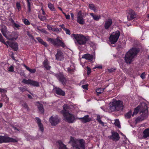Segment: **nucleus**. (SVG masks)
Instances as JSON below:
<instances>
[{
	"mask_svg": "<svg viewBox=\"0 0 149 149\" xmlns=\"http://www.w3.org/2000/svg\"><path fill=\"white\" fill-rule=\"evenodd\" d=\"M139 111L141 116L136 119V120L137 122L142 121L147 118L148 111L147 104L145 103H143L141 106H137L135 109L132 115V116L136 115Z\"/></svg>",
	"mask_w": 149,
	"mask_h": 149,
	"instance_id": "nucleus-1",
	"label": "nucleus"
},
{
	"mask_svg": "<svg viewBox=\"0 0 149 149\" xmlns=\"http://www.w3.org/2000/svg\"><path fill=\"white\" fill-rule=\"evenodd\" d=\"M143 138L146 139L149 137V128L146 129L143 132Z\"/></svg>",
	"mask_w": 149,
	"mask_h": 149,
	"instance_id": "nucleus-24",
	"label": "nucleus"
},
{
	"mask_svg": "<svg viewBox=\"0 0 149 149\" xmlns=\"http://www.w3.org/2000/svg\"><path fill=\"white\" fill-rule=\"evenodd\" d=\"M31 79L26 80L25 79H23L22 82L25 84H30Z\"/></svg>",
	"mask_w": 149,
	"mask_h": 149,
	"instance_id": "nucleus-36",
	"label": "nucleus"
},
{
	"mask_svg": "<svg viewBox=\"0 0 149 149\" xmlns=\"http://www.w3.org/2000/svg\"><path fill=\"white\" fill-rule=\"evenodd\" d=\"M59 149H67L66 146L63 143L60 142H59Z\"/></svg>",
	"mask_w": 149,
	"mask_h": 149,
	"instance_id": "nucleus-33",
	"label": "nucleus"
},
{
	"mask_svg": "<svg viewBox=\"0 0 149 149\" xmlns=\"http://www.w3.org/2000/svg\"><path fill=\"white\" fill-rule=\"evenodd\" d=\"M38 17L42 21H44L46 19L45 16H42L41 15H38Z\"/></svg>",
	"mask_w": 149,
	"mask_h": 149,
	"instance_id": "nucleus-37",
	"label": "nucleus"
},
{
	"mask_svg": "<svg viewBox=\"0 0 149 149\" xmlns=\"http://www.w3.org/2000/svg\"><path fill=\"white\" fill-rule=\"evenodd\" d=\"M100 120V116L99 115L97 116V118L96 119V120L98 121V120Z\"/></svg>",
	"mask_w": 149,
	"mask_h": 149,
	"instance_id": "nucleus-61",
	"label": "nucleus"
},
{
	"mask_svg": "<svg viewBox=\"0 0 149 149\" xmlns=\"http://www.w3.org/2000/svg\"><path fill=\"white\" fill-rule=\"evenodd\" d=\"M53 31H55V32H59L60 31L59 29H58V28H57L53 29Z\"/></svg>",
	"mask_w": 149,
	"mask_h": 149,
	"instance_id": "nucleus-58",
	"label": "nucleus"
},
{
	"mask_svg": "<svg viewBox=\"0 0 149 149\" xmlns=\"http://www.w3.org/2000/svg\"><path fill=\"white\" fill-rule=\"evenodd\" d=\"M96 68H98L100 69H101L102 68V65H97L94 67L93 68V69H94Z\"/></svg>",
	"mask_w": 149,
	"mask_h": 149,
	"instance_id": "nucleus-55",
	"label": "nucleus"
},
{
	"mask_svg": "<svg viewBox=\"0 0 149 149\" xmlns=\"http://www.w3.org/2000/svg\"><path fill=\"white\" fill-rule=\"evenodd\" d=\"M9 20L11 23L13 24L15 23L14 20L11 17L9 18Z\"/></svg>",
	"mask_w": 149,
	"mask_h": 149,
	"instance_id": "nucleus-59",
	"label": "nucleus"
},
{
	"mask_svg": "<svg viewBox=\"0 0 149 149\" xmlns=\"http://www.w3.org/2000/svg\"><path fill=\"white\" fill-rule=\"evenodd\" d=\"M90 15L93 17V19L96 21L98 20L101 18V17L100 15H94L93 13H91Z\"/></svg>",
	"mask_w": 149,
	"mask_h": 149,
	"instance_id": "nucleus-28",
	"label": "nucleus"
},
{
	"mask_svg": "<svg viewBox=\"0 0 149 149\" xmlns=\"http://www.w3.org/2000/svg\"><path fill=\"white\" fill-rule=\"evenodd\" d=\"M87 74L89 75L91 72V68L88 67H87Z\"/></svg>",
	"mask_w": 149,
	"mask_h": 149,
	"instance_id": "nucleus-52",
	"label": "nucleus"
},
{
	"mask_svg": "<svg viewBox=\"0 0 149 149\" xmlns=\"http://www.w3.org/2000/svg\"><path fill=\"white\" fill-rule=\"evenodd\" d=\"M48 7L52 11H54L55 9L53 4L51 3H49L48 4Z\"/></svg>",
	"mask_w": 149,
	"mask_h": 149,
	"instance_id": "nucleus-32",
	"label": "nucleus"
},
{
	"mask_svg": "<svg viewBox=\"0 0 149 149\" xmlns=\"http://www.w3.org/2000/svg\"><path fill=\"white\" fill-rule=\"evenodd\" d=\"M30 85L34 86L36 87H38L39 86V84L38 82L31 80Z\"/></svg>",
	"mask_w": 149,
	"mask_h": 149,
	"instance_id": "nucleus-26",
	"label": "nucleus"
},
{
	"mask_svg": "<svg viewBox=\"0 0 149 149\" xmlns=\"http://www.w3.org/2000/svg\"><path fill=\"white\" fill-rule=\"evenodd\" d=\"M88 84H86V85H82L81 87L83 89H86L87 90L88 89Z\"/></svg>",
	"mask_w": 149,
	"mask_h": 149,
	"instance_id": "nucleus-48",
	"label": "nucleus"
},
{
	"mask_svg": "<svg viewBox=\"0 0 149 149\" xmlns=\"http://www.w3.org/2000/svg\"><path fill=\"white\" fill-rule=\"evenodd\" d=\"M108 137L109 139L115 141H118L120 138L118 134L116 132H112V135L108 136Z\"/></svg>",
	"mask_w": 149,
	"mask_h": 149,
	"instance_id": "nucleus-16",
	"label": "nucleus"
},
{
	"mask_svg": "<svg viewBox=\"0 0 149 149\" xmlns=\"http://www.w3.org/2000/svg\"><path fill=\"white\" fill-rule=\"evenodd\" d=\"M89 7L91 9L93 10L95 12V11L96 8L93 4H89Z\"/></svg>",
	"mask_w": 149,
	"mask_h": 149,
	"instance_id": "nucleus-34",
	"label": "nucleus"
},
{
	"mask_svg": "<svg viewBox=\"0 0 149 149\" xmlns=\"http://www.w3.org/2000/svg\"><path fill=\"white\" fill-rule=\"evenodd\" d=\"M71 17L72 19H74V15L73 13H71Z\"/></svg>",
	"mask_w": 149,
	"mask_h": 149,
	"instance_id": "nucleus-62",
	"label": "nucleus"
},
{
	"mask_svg": "<svg viewBox=\"0 0 149 149\" xmlns=\"http://www.w3.org/2000/svg\"><path fill=\"white\" fill-rule=\"evenodd\" d=\"M123 108V103L120 100H114L110 104L109 109L112 112L122 110Z\"/></svg>",
	"mask_w": 149,
	"mask_h": 149,
	"instance_id": "nucleus-6",
	"label": "nucleus"
},
{
	"mask_svg": "<svg viewBox=\"0 0 149 149\" xmlns=\"http://www.w3.org/2000/svg\"><path fill=\"white\" fill-rule=\"evenodd\" d=\"M143 79L145 78V72H144L142 73L140 76Z\"/></svg>",
	"mask_w": 149,
	"mask_h": 149,
	"instance_id": "nucleus-50",
	"label": "nucleus"
},
{
	"mask_svg": "<svg viewBox=\"0 0 149 149\" xmlns=\"http://www.w3.org/2000/svg\"><path fill=\"white\" fill-rule=\"evenodd\" d=\"M79 119L82 123H86L89 122L91 120V119L89 118V116L88 115L84 116L82 118H77Z\"/></svg>",
	"mask_w": 149,
	"mask_h": 149,
	"instance_id": "nucleus-15",
	"label": "nucleus"
},
{
	"mask_svg": "<svg viewBox=\"0 0 149 149\" xmlns=\"http://www.w3.org/2000/svg\"><path fill=\"white\" fill-rule=\"evenodd\" d=\"M63 109L61 111V113L63 115L69 113V107L66 104H64L63 106Z\"/></svg>",
	"mask_w": 149,
	"mask_h": 149,
	"instance_id": "nucleus-21",
	"label": "nucleus"
},
{
	"mask_svg": "<svg viewBox=\"0 0 149 149\" xmlns=\"http://www.w3.org/2000/svg\"><path fill=\"white\" fill-rule=\"evenodd\" d=\"M36 39L38 40V42L44 45L45 47L47 46V44L43 41V40L40 37H37Z\"/></svg>",
	"mask_w": 149,
	"mask_h": 149,
	"instance_id": "nucleus-27",
	"label": "nucleus"
},
{
	"mask_svg": "<svg viewBox=\"0 0 149 149\" xmlns=\"http://www.w3.org/2000/svg\"><path fill=\"white\" fill-rule=\"evenodd\" d=\"M136 17V15L135 12L132 10H129L128 15L127 16L128 20L130 21Z\"/></svg>",
	"mask_w": 149,
	"mask_h": 149,
	"instance_id": "nucleus-14",
	"label": "nucleus"
},
{
	"mask_svg": "<svg viewBox=\"0 0 149 149\" xmlns=\"http://www.w3.org/2000/svg\"><path fill=\"white\" fill-rule=\"evenodd\" d=\"M97 121L100 124H101L102 126H104V123L102 121L101 119L99 120H98Z\"/></svg>",
	"mask_w": 149,
	"mask_h": 149,
	"instance_id": "nucleus-56",
	"label": "nucleus"
},
{
	"mask_svg": "<svg viewBox=\"0 0 149 149\" xmlns=\"http://www.w3.org/2000/svg\"><path fill=\"white\" fill-rule=\"evenodd\" d=\"M69 143H72V146L75 149H81L80 148L85 146V142L82 139H76L71 136Z\"/></svg>",
	"mask_w": 149,
	"mask_h": 149,
	"instance_id": "nucleus-5",
	"label": "nucleus"
},
{
	"mask_svg": "<svg viewBox=\"0 0 149 149\" xmlns=\"http://www.w3.org/2000/svg\"><path fill=\"white\" fill-rule=\"evenodd\" d=\"M114 124L118 128H120V123L119 121L118 120H115Z\"/></svg>",
	"mask_w": 149,
	"mask_h": 149,
	"instance_id": "nucleus-38",
	"label": "nucleus"
},
{
	"mask_svg": "<svg viewBox=\"0 0 149 149\" xmlns=\"http://www.w3.org/2000/svg\"><path fill=\"white\" fill-rule=\"evenodd\" d=\"M22 106L24 107L25 109H26L27 110H29V107L27 104L26 103H24L22 104Z\"/></svg>",
	"mask_w": 149,
	"mask_h": 149,
	"instance_id": "nucleus-47",
	"label": "nucleus"
},
{
	"mask_svg": "<svg viewBox=\"0 0 149 149\" xmlns=\"http://www.w3.org/2000/svg\"><path fill=\"white\" fill-rule=\"evenodd\" d=\"M67 70L68 72L72 73L74 71V69L73 68H71L70 67H69L67 68Z\"/></svg>",
	"mask_w": 149,
	"mask_h": 149,
	"instance_id": "nucleus-41",
	"label": "nucleus"
},
{
	"mask_svg": "<svg viewBox=\"0 0 149 149\" xmlns=\"http://www.w3.org/2000/svg\"><path fill=\"white\" fill-rule=\"evenodd\" d=\"M9 46L15 51H17L18 49V44L16 42H11L10 44H9Z\"/></svg>",
	"mask_w": 149,
	"mask_h": 149,
	"instance_id": "nucleus-22",
	"label": "nucleus"
},
{
	"mask_svg": "<svg viewBox=\"0 0 149 149\" xmlns=\"http://www.w3.org/2000/svg\"><path fill=\"white\" fill-rule=\"evenodd\" d=\"M24 24L26 25H29L30 24V23L29 21L27 19H24Z\"/></svg>",
	"mask_w": 149,
	"mask_h": 149,
	"instance_id": "nucleus-40",
	"label": "nucleus"
},
{
	"mask_svg": "<svg viewBox=\"0 0 149 149\" xmlns=\"http://www.w3.org/2000/svg\"><path fill=\"white\" fill-rule=\"evenodd\" d=\"M66 121L70 123H73L75 120V118L74 116L69 113L63 115Z\"/></svg>",
	"mask_w": 149,
	"mask_h": 149,
	"instance_id": "nucleus-11",
	"label": "nucleus"
},
{
	"mask_svg": "<svg viewBox=\"0 0 149 149\" xmlns=\"http://www.w3.org/2000/svg\"><path fill=\"white\" fill-rule=\"evenodd\" d=\"M0 42L1 43H2L4 44L5 45H6L7 47H8V45L5 42L4 40L3 39V36L0 33Z\"/></svg>",
	"mask_w": 149,
	"mask_h": 149,
	"instance_id": "nucleus-30",
	"label": "nucleus"
},
{
	"mask_svg": "<svg viewBox=\"0 0 149 149\" xmlns=\"http://www.w3.org/2000/svg\"><path fill=\"white\" fill-rule=\"evenodd\" d=\"M55 76L63 85L65 86L66 84L67 80L63 73L56 74Z\"/></svg>",
	"mask_w": 149,
	"mask_h": 149,
	"instance_id": "nucleus-10",
	"label": "nucleus"
},
{
	"mask_svg": "<svg viewBox=\"0 0 149 149\" xmlns=\"http://www.w3.org/2000/svg\"><path fill=\"white\" fill-rule=\"evenodd\" d=\"M17 139H13L8 136H0V143H3L13 142L16 143L18 141Z\"/></svg>",
	"mask_w": 149,
	"mask_h": 149,
	"instance_id": "nucleus-9",
	"label": "nucleus"
},
{
	"mask_svg": "<svg viewBox=\"0 0 149 149\" xmlns=\"http://www.w3.org/2000/svg\"><path fill=\"white\" fill-rule=\"evenodd\" d=\"M30 0H27L28 3V10L29 12H30L31 11V5L29 2V1Z\"/></svg>",
	"mask_w": 149,
	"mask_h": 149,
	"instance_id": "nucleus-39",
	"label": "nucleus"
},
{
	"mask_svg": "<svg viewBox=\"0 0 149 149\" xmlns=\"http://www.w3.org/2000/svg\"><path fill=\"white\" fill-rule=\"evenodd\" d=\"M49 121L52 126H56L60 122V119L58 116H51L49 119Z\"/></svg>",
	"mask_w": 149,
	"mask_h": 149,
	"instance_id": "nucleus-12",
	"label": "nucleus"
},
{
	"mask_svg": "<svg viewBox=\"0 0 149 149\" xmlns=\"http://www.w3.org/2000/svg\"><path fill=\"white\" fill-rule=\"evenodd\" d=\"M131 115L132 111H130L125 115V116L128 119L131 117Z\"/></svg>",
	"mask_w": 149,
	"mask_h": 149,
	"instance_id": "nucleus-35",
	"label": "nucleus"
},
{
	"mask_svg": "<svg viewBox=\"0 0 149 149\" xmlns=\"http://www.w3.org/2000/svg\"><path fill=\"white\" fill-rule=\"evenodd\" d=\"M27 35L29 36V37L31 39L33 40L34 39V37L29 32V31H27Z\"/></svg>",
	"mask_w": 149,
	"mask_h": 149,
	"instance_id": "nucleus-43",
	"label": "nucleus"
},
{
	"mask_svg": "<svg viewBox=\"0 0 149 149\" xmlns=\"http://www.w3.org/2000/svg\"><path fill=\"white\" fill-rule=\"evenodd\" d=\"M28 98L29 99H32V97L31 95L29 94H28Z\"/></svg>",
	"mask_w": 149,
	"mask_h": 149,
	"instance_id": "nucleus-63",
	"label": "nucleus"
},
{
	"mask_svg": "<svg viewBox=\"0 0 149 149\" xmlns=\"http://www.w3.org/2000/svg\"><path fill=\"white\" fill-rule=\"evenodd\" d=\"M112 21L111 19H109L107 20L105 22L104 25V28L106 29H108L112 23Z\"/></svg>",
	"mask_w": 149,
	"mask_h": 149,
	"instance_id": "nucleus-20",
	"label": "nucleus"
},
{
	"mask_svg": "<svg viewBox=\"0 0 149 149\" xmlns=\"http://www.w3.org/2000/svg\"><path fill=\"white\" fill-rule=\"evenodd\" d=\"M38 108L39 111L41 113H43L44 111V109L43 108V105L42 104H39Z\"/></svg>",
	"mask_w": 149,
	"mask_h": 149,
	"instance_id": "nucleus-29",
	"label": "nucleus"
},
{
	"mask_svg": "<svg viewBox=\"0 0 149 149\" xmlns=\"http://www.w3.org/2000/svg\"><path fill=\"white\" fill-rule=\"evenodd\" d=\"M140 51V49L136 47L132 48L130 49L125 55V62L127 63H131L132 59L137 56Z\"/></svg>",
	"mask_w": 149,
	"mask_h": 149,
	"instance_id": "nucleus-3",
	"label": "nucleus"
},
{
	"mask_svg": "<svg viewBox=\"0 0 149 149\" xmlns=\"http://www.w3.org/2000/svg\"><path fill=\"white\" fill-rule=\"evenodd\" d=\"M55 56L56 59L58 60L62 61L64 58L63 53L61 51H58Z\"/></svg>",
	"mask_w": 149,
	"mask_h": 149,
	"instance_id": "nucleus-18",
	"label": "nucleus"
},
{
	"mask_svg": "<svg viewBox=\"0 0 149 149\" xmlns=\"http://www.w3.org/2000/svg\"><path fill=\"white\" fill-rule=\"evenodd\" d=\"M64 30L65 31L66 33L67 34H68L69 35L70 34V30L69 29L66 28H64Z\"/></svg>",
	"mask_w": 149,
	"mask_h": 149,
	"instance_id": "nucleus-42",
	"label": "nucleus"
},
{
	"mask_svg": "<svg viewBox=\"0 0 149 149\" xmlns=\"http://www.w3.org/2000/svg\"><path fill=\"white\" fill-rule=\"evenodd\" d=\"M13 128L15 130H17V131L19 132V131H20L19 130H18L17 128H16V127H13Z\"/></svg>",
	"mask_w": 149,
	"mask_h": 149,
	"instance_id": "nucleus-64",
	"label": "nucleus"
},
{
	"mask_svg": "<svg viewBox=\"0 0 149 149\" xmlns=\"http://www.w3.org/2000/svg\"><path fill=\"white\" fill-rule=\"evenodd\" d=\"M13 25L14 27L18 29H19V28L20 27V26L19 24H17L15 22L13 24Z\"/></svg>",
	"mask_w": 149,
	"mask_h": 149,
	"instance_id": "nucleus-51",
	"label": "nucleus"
},
{
	"mask_svg": "<svg viewBox=\"0 0 149 149\" xmlns=\"http://www.w3.org/2000/svg\"><path fill=\"white\" fill-rule=\"evenodd\" d=\"M104 88L102 89L101 88H99L96 89V91L97 93V95H99L100 94L102 93L103 92L104 90Z\"/></svg>",
	"mask_w": 149,
	"mask_h": 149,
	"instance_id": "nucleus-31",
	"label": "nucleus"
},
{
	"mask_svg": "<svg viewBox=\"0 0 149 149\" xmlns=\"http://www.w3.org/2000/svg\"><path fill=\"white\" fill-rule=\"evenodd\" d=\"M47 28L48 29L50 30H52L53 31V29L52 27L49 25H47Z\"/></svg>",
	"mask_w": 149,
	"mask_h": 149,
	"instance_id": "nucleus-57",
	"label": "nucleus"
},
{
	"mask_svg": "<svg viewBox=\"0 0 149 149\" xmlns=\"http://www.w3.org/2000/svg\"><path fill=\"white\" fill-rule=\"evenodd\" d=\"M116 70V69H113V68H111L110 69H108V71L110 73H111L114 72Z\"/></svg>",
	"mask_w": 149,
	"mask_h": 149,
	"instance_id": "nucleus-49",
	"label": "nucleus"
},
{
	"mask_svg": "<svg viewBox=\"0 0 149 149\" xmlns=\"http://www.w3.org/2000/svg\"><path fill=\"white\" fill-rule=\"evenodd\" d=\"M48 41L50 42L53 45L58 46H61L63 47H65V44L60 39L57 38L56 39H53L50 38H48L47 40Z\"/></svg>",
	"mask_w": 149,
	"mask_h": 149,
	"instance_id": "nucleus-8",
	"label": "nucleus"
},
{
	"mask_svg": "<svg viewBox=\"0 0 149 149\" xmlns=\"http://www.w3.org/2000/svg\"><path fill=\"white\" fill-rule=\"evenodd\" d=\"M56 93L60 95L64 96L65 95V92L59 88H57L56 89Z\"/></svg>",
	"mask_w": 149,
	"mask_h": 149,
	"instance_id": "nucleus-25",
	"label": "nucleus"
},
{
	"mask_svg": "<svg viewBox=\"0 0 149 149\" xmlns=\"http://www.w3.org/2000/svg\"><path fill=\"white\" fill-rule=\"evenodd\" d=\"M16 5L18 9L20 8V5L19 3H17Z\"/></svg>",
	"mask_w": 149,
	"mask_h": 149,
	"instance_id": "nucleus-60",
	"label": "nucleus"
},
{
	"mask_svg": "<svg viewBox=\"0 0 149 149\" xmlns=\"http://www.w3.org/2000/svg\"><path fill=\"white\" fill-rule=\"evenodd\" d=\"M77 17V22L78 23L81 24H84L85 20L83 18V16L81 11L78 12Z\"/></svg>",
	"mask_w": 149,
	"mask_h": 149,
	"instance_id": "nucleus-13",
	"label": "nucleus"
},
{
	"mask_svg": "<svg viewBox=\"0 0 149 149\" xmlns=\"http://www.w3.org/2000/svg\"><path fill=\"white\" fill-rule=\"evenodd\" d=\"M36 122L38 124L39 130H40L42 132H43L44 129L43 125L41 123V120L38 117H36Z\"/></svg>",
	"mask_w": 149,
	"mask_h": 149,
	"instance_id": "nucleus-19",
	"label": "nucleus"
},
{
	"mask_svg": "<svg viewBox=\"0 0 149 149\" xmlns=\"http://www.w3.org/2000/svg\"><path fill=\"white\" fill-rule=\"evenodd\" d=\"M120 35V33L118 31L112 33L109 38L110 42L112 44H115L117 41Z\"/></svg>",
	"mask_w": 149,
	"mask_h": 149,
	"instance_id": "nucleus-7",
	"label": "nucleus"
},
{
	"mask_svg": "<svg viewBox=\"0 0 149 149\" xmlns=\"http://www.w3.org/2000/svg\"><path fill=\"white\" fill-rule=\"evenodd\" d=\"M29 71L31 73H34L36 72V70L35 69H30Z\"/></svg>",
	"mask_w": 149,
	"mask_h": 149,
	"instance_id": "nucleus-54",
	"label": "nucleus"
},
{
	"mask_svg": "<svg viewBox=\"0 0 149 149\" xmlns=\"http://www.w3.org/2000/svg\"><path fill=\"white\" fill-rule=\"evenodd\" d=\"M8 71L10 72H13L14 71V67L13 66H11L8 68Z\"/></svg>",
	"mask_w": 149,
	"mask_h": 149,
	"instance_id": "nucleus-45",
	"label": "nucleus"
},
{
	"mask_svg": "<svg viewBox=\"0 0 149 149\" xmlns=\"http://www.w3.org/2000/svg\"><path fill=\"white\" fill-rule=\"evenodd\" d=\"M63 13L65 15V17L67 19H70V16L69 15H66L65 13H64L63 12Z\"/></svg>",
	"mask_w": 149,
	"mask_h": 149,
	"instance_id": "nucleus-53",
	"label": "nucleus"
},
{
	"mask_svg": "<svg viewBox=\"0 0 149 149\" xmlns=\"http://www.w3.org/2000/svg\"><path fill=\"white\" fill-rule=\"evenodd\" d=\"M1 31L3 35L8 40H16L18 38V35L17 33L12 32L8 31L6 26L2 25L0 27Z\"/></svg>",
	"mask_w": 149,
	"mask_h": 149,
	"instance_id": "nucleus-2",
	"label": "nucleus"
},
{
	"mask_svg": "<svg viewBox=\"0 0 149 149\" xmlns=\"http://www.w3.org/2000/svg\"><path fill=\"white\" fill-rule=\"evenodd\" d=\"M40 31L46 34H48L49 33L44 29H41V30H40Z\"/></svg>",
	"mask_w": 149,
	"mask_h": 149,
	"instance_id": "nucleus-46",
	"label": "nucleus"
},
{
	"mask_svg": "<svg viewBox=\"0 0 149 149\" xmlns=\"http://www.w3.org/2000/svg\"><path fill=\"white\" fill-rule=\"evenodd\" d=\"M82 58H85L86 60L90 62H93V60L94 58V56L92 54H86L83 55L82 56Z\"/></svg>",
	"mask_w": 149,
	"mask_h": 149,
	"instance_id": "nucleus-17",
	"label": "nucleus"
},
{
	"mask_svg": "<svg viewBox=\"0 0 149 149\" xmlns=\"http://www.w3.org/2000/svg\"><path fill=\"white\" fill-rule=\"evenodd\" d=\"M71 36L75 39V43L77 45H85L88 39L87 37L81 34H73Z\"/></svg>",
	"mask_w": 149,
	"mask_h": 149,
	"instance_id": "nucleus-4",
	"label": "nucleus"
},
{
	"mask_svg": "<svg viewBox=\"0 0 149 149\" xmlns=\"http://www.w3.org/2000/svg\"><path fill=\"white\" fill-rule=\"evenodd\" d=\"M19 90L21 92H23L27 91L26 89L24 88L19 87L18 88Z\"/></svg>",
	"mask_w": 149,
	"mask_h": 149,
	"instance_id": "nucleus-44",
	"label": "nucleus"
},
{
	"mask_svg": "<svg viewBox=\"0 0 149 149\" xmlns=\"http://www.w3.org/2000/svg\"><path fill=\"white\" fill-rule=\"evenodd\" d=\"M43 64L44 67L47 70H49L51 68V66L49 65V62L47 59L44 60Z\"/></svg>",
	"mask_w": 149,
	"mask_h": 149,
	"instance_id": "nucleus-23",
	"label": "nucleus"
}]
</instances>
